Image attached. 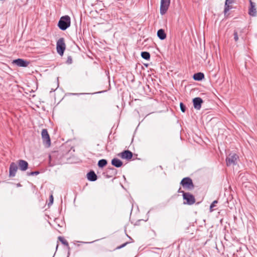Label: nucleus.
<instances>
[{
  "instance_id": "nucleus-1",
  "label": "nucleus",
  "mask_w": 257,
  "mask_h": 257,
  "mask_svg": "<svg viewBox=\"0 0 257 257\" xmlns=\"http://www.w3.org/2000/svg\"><path fill=\"white\" fill-rule=\"evenodd\" d=\"M70 18L68 16L62 17L58 23V27L62 30H65L70 26Z\"/></svg>"
},
{
  "instance_id": "nucleus-2",
  "label": "nucleus",
  "mask_w": 257,
  "mask_h": 257,
  "mask_svg": "<svg viewBox=\"0 0 257 257\" xmlns=\"http://www.w3.org/2000/svg\"><path fill=\"white\" fill-rule=\"evenodd\" d=\"M65 50V44L63 38L59 39L57 42V51L61 56L64 54Z\"/></svg>"
},
{
  "instance_id": "nucleus-3",
  "label": "nucleus",
  "mask_w": 257,
  "mask_h": 257,
  "mask_svg": "<svg viewBox=\"0 0 257 257\" xmlns=\"http://www.w3.org/2000/svg\"><path fill=\"white\" fill-rule=\"evenodd\" d=\"M180 190L181 189H179V192L183 193V199L186 201V202H184V204H193L195 201L194 196L189 193H184L183 191H181Z\"/></svg>"
},
{
  "instance_id": "nucleus-4",
  "label": "nucleus",
  "mask_w": 257,
  "mask_h": 257,
  "mask_svg": "<svg viewBox=\"0 0 257 257\" xmlns=\"http://www.w3.org/2000/svg\"><path fill=\"white\" fill-rule=\"evenodd\" d=\"M238 157L234 153H230L226 158V164L227 166L234 165L236 164Z\"/></svg>"
},
{
  "instance_id": "nucleus-5",
  "label": "nucleus",
  "mask_w": 257,
  "mask_h": 257,
  "mask_svg": "<svg viewBox=\"0 0 257 257\" xmlns=\"http://www.w3.org/2000/svg\"><path fill=\"white\" fill-rule=\"evenodd\" d=\"M170 4V0H161L160 5V14L164 15L168 10Z\"/></svg>"
},
{
  "instance_id": "nucleus-6",
  "label": "nucleus",
  "mask_w": 257,
  "mask_h": 257,
  "mask_svg": "<svg viewBox=\"0 0 257 257\" xmlns=\"http://www.w3.org/2000/svg\"><path fill=\"white\" fill-rule=\"evenodd\" d=\"M183 187L188 190H191L193 188L192 181L189 178H185L181 182Z\"/></svg>"
},
{
  "instance_id": "nucleus-7",
  "label": "nucleus",
  "mask_w": 257,
  "mask_h": 257,
  "mask_svg": "<svg viewBox=\"0 0 257 257\" xmlns=\"http://www.w3.org/2000/svg\"><path fill=\"white\" fill-rule=\"evenodd\" d=\"M41 135L44 143L47 147H49L51 144V141L47 130L43 129L42 131Z\"/></svg>"
},
{
  "instance_id": "nucleus-8",
  "label": "nucleus",
  "mask_w": 257,
  "mask_h": 257,
  "mask_svg": "<svg viewBox=\"0 0 257 257\" xmlns=\"http://www.w3.org/2000/svg\"><path fill=\"white\" fill-rule=\"evenodd\" d=\"M13 63L20 67H27L29 64V62L22 59H18L14 60Z\"/></svg>"
},
{
  "instance_id": "nucleus-9",
  "label": "nucleus",
  "mask_w": 257,
  "mask_h": 257,
  "mask_svg": "<svg viewBox=\"0 0 257 257\" xmlns=\"http://www.w3.org/2000/svg\"><path fill=\"white\" fill-rule=\"evenodd\" d=\"M118 156L121 157L122 159L130 160L133 157V154L130 151H124L123 152L119 153Z\"/></svg>"
},
{
  "instance_id": "nucleus-10",
  "label": "nucleus",
  "mask_w": 257,
  "mask_h": 257,
  "mask_svg": "<svg viewBox=\"0 0 257 257\" xmlns=\"http://www.w3.org/2000/svg\"><path fill=\"white\" fill-rule=\"evenodd\" d=\"M18 170V166L15 163H12L10 166L9 173L10 176L14 177L16 175Z\"/></svg>"
},
{
  "instance_id": "nucleus-11",
  "label": "nucleus",
  "mask_w": 257,
  "mask_h": 257,
  "mask_svg": "<svg viewBox=\"0 0 257 257\" xmlns=\"http://www.w3.org/2000/svg\"><path fill=\"white\" fill-rule=\"evenodd\" d=\"M250 8L249 9L248 14L249 15L255 17L256 15V10L255 9V5L251 0L249 1Z\"/></svg>"
},
{
  "instance_id": "nucleus-12",
  "label": "nucleus",
  "mask_w": 257,
  "mask_h": 257,
  "mask_svg": "<svg viewBox=\"0 0 257 257\" xmlns=\"http://www.w3.org/2000/svg\"><path fill=\"white\" fill-rule=\"evenodd\" d=\"M194 107L195 109L199 110L203 102L202 99L200 97H196L193 100Z\"/></svg>"
},
{
  "instance_id": "nucleus-13",
  "label": "nucleus",
  "mask_w": 257,
  "mask_h": 257,
  "mask_svg": "<svg viewBox=\"0 0 257 257\" xmlns=\"http://www.w3.org/2000/svg\"><path fill=\"white\" fill-rule=\"evenodd\" d=\"M18 164L20 170L22 171H25L28 169V163L26 161L20 160L18 161Z\"/></svg>"
},
{
  "instance_id": "nucleus-14",
  "label": "nucleus",
  "mask_w": 257,
  "mask_h": 257,
  "mask_svg": "<svg viewBox=\"0 0 257 257\" xmlns=\"http://www.w3.org/2000/svg\"><path fill=\"white\" fill-rule=\"evenodd\" d=\"M233 3V0H226L225 3V8H224V14L225 15L229 11V10L231 8V5Z\"/></svg>"
},
{
  "instance_id": "nucleus-15",
  "label": "nucleus",
  "mask_w": 257,
  "mask_h": 257,
  "mask_svg": "<svg viewBox=\"0 0 257 257\" xmlns=\"http://www.w3.org/2000/svg\"><path fill=\"white\" fill-rule=\"evenodd\" d=\"M87 179L89 181H94L97 179V176L93 171H91L87 174Z\"/></svg>"
},
{
  "instance_id": "nucleus-16",
  "label": "nucleus",
  "mask_w": 257,
  "mask_h": 257,
  "mask_svg": "<svg viewBox=\"0 0 257 257\" xmlns=\"http://www.w3.org/2000/svg\"><path fill=\"white\" fill-rule=\"evenodd\" d=\"M111 164L113 166L116 167H120L122 165V162L120 160L116 158H114L112 160Z\"/></svg>"
},
{
  "instance_id": "nucleus-17",
  "label": "nucleus",
  "mask_w": 257,
  "mask_h": 257,
  "mask_svg": "<svg viewBox=\"0 0 257 257\" xmlns=\"http://www.w3.org/2000/svg\"><path fill=\"white\" fill-rule=\"evenodd\" d=\"M157 36L161 40H164L166 37V35L163 29H160L157 32Z\"/></svg>"
},
{
  "instance_id": "nucleus-18",
  "label": "nucleus",
  "mask_w": 257,
  "mask_h": 257,
  "mask_svg": "<svg viewBox=\"0 0 257 257\" xmlns=\"http://www.w3.org/2000/svg\"><path fill=\"white\" fill-rule=\"evenodd\" d=\"M204 78V74L202 73H197L194 74L193 78L195 80H201Z\"/></svg>"
},
{
  "instance_id": "nucleus-19",
  "label": "nucleus",
  "mask_w": 257,
  "mask_h": 257,
  "mask_svg": "<svg viewBox=\"0 0 257 257\" xmlns=\"http://www.w3.org/2000/svg\"><path fill=\"white\" fill-rule=\"evenodd\" d=\"M107 164V161L106 160L102 159L98 161V166L100 168L104 167Z\"/></svg>"
},
{
  "instance_id": "nucleus-20",
  "label": "nucleus",
  "mask_w": 257,
  "mask_h": 257,
  "mask_svg": "<svg viewBox=\"0 0 257 257\" xmlns=\"http://www.w3.org/2000/svg\"><path fill=\"white\" fill-rule=\"evenodd\" d=\"M141 56L144 59H145L146 60L149 59V58L150 57V55L149 53H148L147 52H142Z\"/></svg>"
},
{
  "instance_id": "nucleus-21",
  "label": "nucleus",
  "mask_w": 257,
  "mask_h": 257,
  "mask_svg": "<svg viewBox=\"0 0 257 257\" xmlns=\"http://www.w3.org/2000/svg\"><path fill=\"white\" fill-rule=\"evenodd\" d=\"M59 240L64 244L66 245L69 247L68 242L62 237L59 236Z\"/></svg>"
},
{
  "instance_id": "nucleus-22",
  "label": "nucleus",
  "mask_w": 257,
  "mask_h": 257,
  "mask_svg": "<svg viewBox=\"0 0 257 257\" xmlns=\"http://www.w3.org/2000/svg\"><path fill=\"white\" fill-rule=\"evenodd\" d=\"M217 203V201H214L210 206V212H212L213 210V208L216 206V204Z\"/></svg>"
},
{
  "instance_id": "nucleus-23",
  "label": "nucleus",
  "mask_w": 257,
  "mask_h": 257,
  "mask_svg": "<svg viewBox=\"0 0 257 257\" xmlns=\"http://www.w3.org/2000/svg\"><path fill=\"white\" fill-rule=\"evenodd\" d=\"M180 108H181V111H182L183 112H184L185 111V105L183 104V103H180Z\"/></svg>"
},
{
  "instance_id": "nucleus-24",
  "label": "nucleus",
  "mask_w": 257,
  "mask_h": 257,
  "mask_svg": "<svg viewBox=\"0 0 257 257\" xmlns=\"http://www.w3.org/2000/svg\"><path fill=\"white\" fill-rule=\"evenodd\" d=\"M53 200H54V198H53V195L51 194L50 196V198H49V203L48 204V205H51L53 204Z\"/></svg>"
},
{
  "instance_id": "nucleus-25",
  "label": "nucleus",
  "mask_w": 257,
  "mask_h": 257,
  "mask_svg": "<svg viewBox=\"0 0 257 257\" xmlns=\"http://www.w3.org/2000/svg\"><path fill=\"white\" fill-rule=\"evenodd\" d=\"M234 39L236 42L238 40V37L236 32H234Z\"/></svg>"
},
{
  "instance_id": "nucleus-26",
  "label": "nucleus",
  "mask_w": 257,
  "mask_h": 257,
  "mask_svg": "<svg viewBox=\"0 0 257 257\" xmlns=\"http://www.w3.org/2000/svg\"><path fill=\"white\" fill-rule=\"evenodd\" d=\"M39 174V172H38V171H35V172H31L30 173V175H38Z\"/></svg>"
},
{
  "instance_id": "nucleus-27",
  "label": "nucleus",
  "mask_w": 257,
  "mask_h": 257,
  "mask_svg": "<svg viewBox=\"0 0 257 257\" xmlns=\"http://www.w3.org/2000/svg\"><path fill=\"white\" fill-rule=\"evenodd\" d=\"M84 93H74L73 94L74 95H81V94H84Z\"/></svg>"
},
{
  "instance_id": "nucleus-28",
  "label": "nucleus",
  "mask_w": 257,
  "mask_h": 257,
  "mask_svg": "<svg viewBox=\"0 0 257 257\" xmlns=\"http://www.w3.org/2000/svg\"><path fill=\"white\" fill-rule=\"evenodd\" d=\"M17 185V186H18V187L21 186V185H20V184H19H19H18Z\"/></svg>"
},
{
  "instance_id": "nucleus-29",
  "label": "nucleus",
  "mask_w": 257,
  "mask_h": 257,
  "mask_svg": "<svg viewBox=\"0 0 257 257\" xmlns=\"http://www.w3.org/2000/svg\"><path fill=\"white\" fill-rule=\"evenodd\" d=\"M125 245V244L122 245L121 247L124 246Z\"/></svg>"
}]
</instances>
